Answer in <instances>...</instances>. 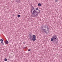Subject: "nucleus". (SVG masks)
I'll list each match as a JSON object with an SVG mask.
<instances>
[{"label": "nucleus", "instance_id": "423d86ee", "mask_svg": "<svg viewBox=\"0 0 62 62\" xmlns=\"http://www.w3.org/2000/svg\"><path fill=\"white\" fill-rule=\"evenodd\" d=\"M0 41L1 43V44L2 45H4V42H3V40L2 39H0Z\"/></svg>", "mask_w": 62, "mask_h": 62}, {"label": "nucleus", "instance_id": "6e6552de", "mask_svg": "<svg viewBox=\"0 0 62 62\" xmlns=\"http://www.w3.org/2000/svg\"><path fill=\"white\" fill-rule=\"evenodd\" d=\"M36 38H33L32 39V40L33 41H35V40H36Z\"/></svg>", "mask_w": 62, "mask_h": 62}, {"label": "nucleus", "instance_id": "7ed1b4c3", "mask_svg": "<svg viewBox=\"0 0 62 62\" xmlns=\"http://www.w3.org/2000/svg\"><path fill=\"white\" fill-rule=\"evenodd\" d=\"M32 35H29V39L31 40H32Z\"/></svg>", "mask_w": 62, "mask_h": 62}, {"label": "nucleus", "instance_id": "a211bd4d", "mask_svg": "<svg viewBox=\"0 0 62 62\" xmlns=\"http://www.w3.org/2000/svg\"><path fill=\"white\" fill-rule=\"evenodd\" d=\"M36 10H39V9H38V8H36Z\"/></svg>", "mask_w": 62, "mask_h": 62}, {"label": "nucleus", "instance_id": "5701e85b", "mask_svg": "<svg viewBox=\"0 0 62 62\" xmlns=\"http://www.w3.org/2000/svg\"><path fill=\"white\" fill-rule=\"evenodd\" d=\"M31 16L32 17H34L33 16V15H31Z\"/></svg>", "mask_w": 62, "mask_h": 62}, {"label": "nucleus", "instance_id": "4468645a", "mask_svg": "<svg viewBox=\"0 0 62 62\" xmlns=\"http://www.w3.org/2000/svg\"><path fill=\"white\" fill-rule=\"evenodd\" d=\"M54 40V39L53 38H52L51 39V41H53Z\"/></svg>", "mask_w": 62, "mask_h": 62}, {"label": "nucleus", "instance_id": "2eb2a0df", "mask_svg": "<svg viewBox=\"0 0 62 62\" xmlns=\"http://www.w3.org/2000/svg\"><path fill=\"white\" fill-rule=\"evenodd\" d=\"M17 17L18 18H20V15H17Z\"/></svg>", "mask_w": 62, "mask_h": 62}, {"label": "nucleus", "instance_id": "f03ea898", "mask_svg": "<svg viewBox=\"0 0 62 62\" xmlns=\"http://www.w3.org/2000/svg\"><path fill=\"white\" fill-rule=\"evenodd\" d=\"M54 39V40H57V36L56 35H54L52 37Z\"/></svg>", "mask_w": 62, "mask_h": 62}, {"label": "nucleus", "instance_id": "39448f33", "mask_svg": "<svg viewBox=\"0 0 62 62\" xmlns=\"http://www.w3.org/2000/svg\"><path fill=\"white\" fill-rule=\"evenodd\" d=\"M49 31H48L46 30V29L45 30V33H46V34H48Z\"/></svg>", "mask_w": 62, "mask_h": 62}, {"label": "nucleus", "instance_id": "b1692460", "mask_svg": "<svg viewBox=\"0 0 62 62\" xmlns=\"http://www.w3.org/2000/svg\"><path fill=\"white\" fill-rule=\"evenodd\" d=\"M41 28L42 29H42H43V27H42Z\"/></svg>", "mask_w": 62, "mask_h": 62}, {"label": "nucleus", "instance_id": "1a4fd4ad", "mask_svg": "<svg viewBox=\"0 0 62 62\" xmlns=\"http://www.w3.org/2000/svg\"><path fill=\"white\" fill-rule=\"evenodd\" d=\"M38 6H39V7H40V6H41V4H40V3H39L38 4Z\"/></svg>", "mask_w": 62, "mask_h": 62}, {"label": "nucleus", "instance_id": "393cba45", "mask_svg": "<svg viewBox=\"0 0 62 62\" xmlns=\"http://www.w3.org/2000/svg\"><path fill=\"white\" fill-rule=\"evenodd\" d=\"M39 12H40V10H39Z\"/></svg>", "mask_w": 62, "mask_h": 62}, {"label": "nucleus", "instance_id": "a878e982", "mask_svg": "<svg viewBox=\"0 0 62 62\" xmlns=\"http://www.w3.org/2000/svg\"><path fill=\"white\" fill-rule=\"evenodd\" d=\"M24 48H25V47H24Z\"/></svg>", "mask_w": 62, "mask_h": 62}, {"label": "nucleus", "instance_id": "9b49d317", "mask_svg": "<svg viewBox=\"0 0 62 62\" xmlns=\"http://www.w3.org/2000/svg\"><path fill=\"white\" fill-rule=\"evenodd\" d=\"M56 40H54L53 41V42L54 43H56Z\"/></svg>", "mask_w": 62, "mask_h": 62}, {"label": "nucleus", "instance_id": "f257e3e1", "mask_svg": "<svg viewBox=\"0 0 62 62\" xmlns=\"http://www.w3.org/2000/svg\"><path fill=\"white\" fill-rule=\"evenodd\" d=\"M31 12L32 14L34 16V17H37L38 16V15L40 13L36 11V10L34 9V7L32 5L31 6Z\"/></svg>", "mask_w": 62, "mask_h": 62}, {"label": "nucleus", "instance_id": "dca6fc26", "mask_svg": "<svg viewBox=\"0 0 62 62\" xmlns=\"http://www.w3.org/2000/svg\"><path fill=\"white\" fill-rule=\"evenodd\" d=\"M47 30L49 32V28H48V27H47Z\"/></svg>", "mask_w": 62, "mask_h": 62}, {"label": "nucleus", "instance_id": "412c9836", "mask_svg": "<svg viewBox=\"0 0 62 62\" xmlns=\"http://www.w3.org/2000/svg\"><path fill=\"white\" fill-rule=\"evenodd\" d=\"M25 42H24L23 43V44H25Z\"/></svg>", "mask_w": 62, "mask_h": 62}, {"label": "nucleus", "instance_id": "f3484780", "mask_svg": "<svg viewBox=\"0 0 62 62\" xmlns=\"http://www.w3.org/2000/svg\"><path fill=\"white\" fill-rule=\"evenodd\" d=\"M4 61H7V58H5L4 59Z\"/></svg>", "mask_w": 62, "mask_h": 62}, {"label": "nucleus", "instance_id": "6ab92c4d", "mask_svg": "<svg viewBox=\"0 0 62 62\" xmlns=\"http://www.w3.org/2000/svg\"><path fill=\"white\" fill-rule=\"evenodd\" d=\"M31 51V49H29L28 50V51H29V52H30V51Z\"/></svg>", "mask_w": 62, "mask_h": 62}, {"label": "nucleus", "instance_id": "4be33fe9", "mask_svg": "<svg viewBox=\"0 0 62 62\" xmlns=\"http://www.w3.org/2000/svg\"><path fill=\"white\" fill-rule=\"evenodd\" d=\"M29 35H31V33H29Z\"/></svg>", "mask_w": 62, "mask_h": 62}, {"label": "nucleus", "instance_id": "f8f14e48", "mask_svg": "<svg viewBox=\"0 0 62 62\" xmlns=\"http://www.w3.org/2000/svg\"><path fill=\"white\" fill-rule=\"evenodd\" d=\"M32 37L33 38H36V36L35 35H33L32 36Z\"/></svg>", "mask_w": 62, "mask_h": 62}, {"label": "nucleus", "instance_id": "0eeeda50", "mask_svg": "<svg viewBox=\"0 0 62 62\" xmlns=\"http://www.w3.org/2000/svg\"><path fill=\"white\" fill-rule=\"evenodd\" d=\"M5 44H8V42L7 40H6V41H5Z\"/></svg>", "mask_w": 62, "mask_h": 62}, {"label": "nucleus", "instance_id": "ddd939ff", "mask_svg": "<svg viewBox=\"0 0 62 62\" xmlns=\"http://www.w3.org/2000/svg\"><path fill=\"white\" fill-rule=\"evenodd\" d=\"M42 31H43L44 32H45V29H42Z\"/></svg>", "mask_w": 62, "mask_h": 62}, {"label": "nucleus", "instance_id": "aec40b11", "mask_svg": "<svg viewBox=\"0 0 62 62\" xmlns=\"http://www.w3.org/2000/svg\"><path fill=\"white\" fill-rule=\"evenodd\" d=\"M55 1L56 2H57L58 1V0H55Z\"/></svg>", "mask_w": 62, "mask_h": 62}, {"label": "nucleus", "instance_id": "9d476101", "mask_svg": "<svg viewBox=\"0 0 62 62\" xmlns=\"http://www.w3.org/2000/svg\"><path fill=\"white\" fill-rule=\"evenodd\" d=\"M48 27V26L47 25H45V26L44 27H45V28H47V27Z\"/></svg>", "mask_w": 62, "mask_h": 62}, {"label": "nucleus", "instance_id": "20e7f679", "mask_svg": "<svg viewBox=\"0 0 62 62\" xmlns=\"http://www.w3.org/2000/svg\"><path fill=\"white\" fill-rule=\"evenodd\" d=\"M16 2L17 3H20V0H15Z\"/></svg>", "mask_w": 62, "mask_h": 62}]
</instances>
